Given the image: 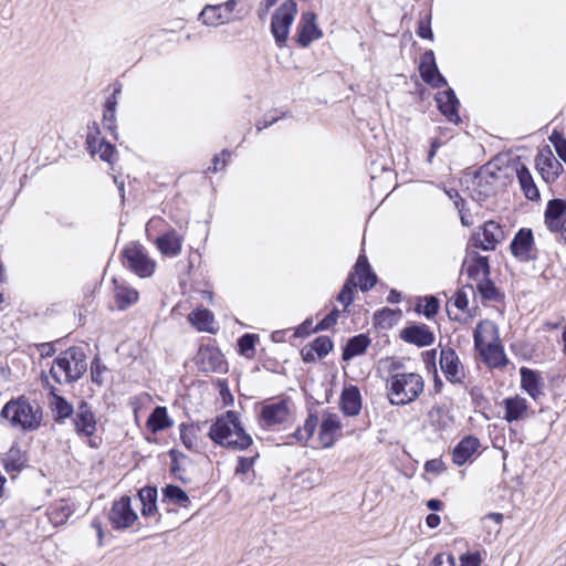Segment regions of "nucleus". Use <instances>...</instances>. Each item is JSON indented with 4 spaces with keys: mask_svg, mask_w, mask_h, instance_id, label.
Instances as JSON below:
<instances>
[{
    "mask_svg": "<svg viewBox=\"0 0 566 566\" xmlns=\"http://www.w3.org/2000/svg\"><path fill=\"white\" fill-rule=\"evenodd\" d=\"M429 566H455V558L452 554L440 553L433 557Z\"/></svg>",
    "mask_w": 566,
    "mask_h": 566,
    "instance_id": "54",
    "label": "nucleus"
},
{
    "mask_svg": "<svg viewBox=\"0 0 566 566\" xmlns=\"http://www.w3.org/2000/svg\"><path fill=\"white\" fill-rule=\"evenodd\" d=\"M49 390V407L53 412V420L57 424H63L66 419L74 415L75 409L73 405L66 400L65 397L57 394V389L54 386L50 385Z\"/></svg>",
    "mask_w": 566,
    "mask_h": 566,
    "instance_id": "21",
    "label": "nucleus"
},
{
    "mask_svg": "<svg viewBox=\"0 0 566 566\" xmlns=\"http://www.w3.org/2000/svg\"><path fill=\"white\" fill-rule=\"evenodd\" d=\"M535 168L542 179L551 185L564 172L563 165L555 158L548 145L541 148L535 157Z\"/></svg>",
    "mask_w": 566,
    "mask_h": 566,
    "instance_id": "11",
    "label": "nucleus"
},
{
    "mask_svg": "<svg viewBox=\"0 0 566 566\" xmlns=\"http://www.w3.org/2000/svg\"><path fill=\"white\" fill-rule=\"evenodd\" d=\"M86 144L92 155L98 154L103 161L112 163V157L115 154V146L113 144L105 138L98 139L93 135L87 136Z\"/></svg>",
    "mask_w": 566,
    "mask_h": 566,
    "instance_id": "37",
    "label": "nucleus"
},
{
    "mask_svg": "<svg viewBox=\"0 0 566 566\" xmlns=\"http://www.w3.org/2000/svg\"><path fill=\"white\" fill-rule=\"evenodd\" d=\"M0 417L24 432L41 427L43 412L38 403H31L24 396L9 400L1 409Z\"/></svg>",
    "mask_w": 566,
    "mask_h": 566,
    "instance_id": "3",
    "label": "nucleus"
},
{
    "mask_svg": "<svg viewBox=\"0 0 566 566\" xmlns=\"http://www.w3.org/2000/svg\"><path fill=\"white\" fill-rule=\"evenodd\" d=\"M342 423L336 413H326L323 417L322 423L319 426V440L324 448H331L334 442V434L340 430Z\"/></svg>",
    "mask_w": 566,
    "mask_h": 566,
    "instance_id": "29",
    "label": "nucleus"
},
{
    "mask_svg": "<svg viewBox=\"0 0 566 566\" xmlns=\"http://www.w3.org/2000/svg\"><path fill=\"white\" fill-rule=\"evenodd\" d=\"M241 2L242 0H227L226 2L219 3V6L221 10L224 11L226 15L230 17L232 12H237V20H241L247 14V11L242 8L237 9L238 4ZM233 20H235V18Z\"/></svg>",
    "mask_w": 566,
    "mask_h": 566,
    "instance_id": "50",
    "label": "nucleus"
},
{
    "mask_svg": "<svg viewBox=\"0 0 566 566\" xmlns=\"http://www.w3.org/2000/svg\"><path fill=\"white\" fill-rule=\"evenodd\" d=\"M286 116H287L286 112H282L281 115H276V116H274V115H272V116L266 115L263 120H259L255 124L256 130L258 132H262L263 129L272 126L277 120H280L281 118H284Z\"/></svg>",
    "mask_w": 566,
    "mask_h": 566,
    "instance_id": "59",
    "label": "nucleus"
},
{
    "mask_svg": "<svg viewBox=\"0 0 566 566\" xmlns=\"http://www.w3.org/2000/svg\"><path fill=\"white\" fill-rule=\"evenodd\" d=\"M290 418L291 410L286 399L263 405L259 415L261 426L266 429L285 424L290 421Z\"/></svg>",
    "mask_w": 566,
    "mask_h": 566,
    "instance_id": "12",
    "label": "nucleus"
},
{
    "mask_svg": "<svg viewBox=\"0 0 566 566\" xmlns=\"http://www.w3.org/2000/svg\"><path fill=\"white\" fill-rule=\"evenodd\" d=\"M297 13V3L295 0H285L274 11L271 19V33L277 46L282 48L289 36L290 28Z\"/></svg>",
    "mask_w": 566,
    "mask_h": 566,
    "instance_id": "7",
    "label": "nucleus"
},
{
    "mask_svg": "<svg viewBox=\"0 0 566 566\" xmlns=\"http://www.w3.org/2000/svg\"><path fill=\"white\" fill-rule=\"evenodd\" d=\"M419 73L424 83L433 88H442L448 85L447 78L440 73L434 53L427 50L420 57Z\"/></svg>",
    "mask_w": 566,
    "mask_h": 566,
    "instance_id": "16",
    "label": "nucleus"
},
{
    "mask_svg": "<svg viewBox=\"0 0 566 566\" xmlns=\"http://www.w3.org/2000/svg\"><path fill=\"white\" fill-rule=\"evenodd\" d=\"M476 290L484 301L499 302L502 298V294L490 276H483V279L476 283Z\"/></svg>",
    "mask_w": 566,
    "mask_h": 566,
    "instance_id": "41",
    "label": "nucleus"
},
{
    "mask_svg": "<svg viewBox=\"0 0 566 566\" xmlns=\"http://www.w3.org/2000/svg\"><path fill=\"white\" fill-rule=\"evenodd\" d=\"M199 430H200L199 424L195 426V424L181 423L179 426L180 440H181L182 444L190 451L195 449L196 434H197V431H199Z\"/></svg>",
    "mask_w": 566,
    "mask_h": 566,
    "instance_id": "44",
    "label": "nucleus"
},
{
    "mask_svg": "<svg viewBox=\"0 0 566 566\" xmlns=\"http://www.w3.org/2000/svg\"><path fill=\"white\" fill-rule=\"evenodd\" d=\"M516 177L521 187V190L526 199L531 201H537L541 198L539 190L533 179L530 169L521 164L516 168Z\"/></svg>",
    "mask_w": 566,
    "mask_h": 566,
    "instance_id": "31",
    "label": "nucleus"
},
{
    "mask_svg": "<svg viewBox=\"0 0 566 566\" xmlns=\"http://www.w3.org/2000/svg\"><path fill=\"white\" fill-rule=\"evenodd\" d=\"M424 306L423 310L420 311L419 305L416 307L417 312H422V314L428 318H433L440 308V302L434 295H428L423 297Z\"/></svg>",
    "mask_w": 566,
    "mask_h": 566,
    "instance_id": "48",
    "label": "nucleus"
},
{
    "mask_svg": "<svg viewBox=\"0 0 566 566\" xmlns=\"http://www.w3.org/2000/svg\"><path fill=\"white\" fill-rule=\"evenodd\" d=\"M510 251L522 263H528L538 259V250L535 245L534 233L531 228H521L514 234Z\"/></svg>",
    "mask_w": 566,
    "mask_h": 566,
    "instance_id": "8",
    "label": "nucleus"
},
{
    "mask_svg": "<svg viewBox=\"0 0 566 566\" xmlns=\"http://www.w3.org/2000/svg\"><path fill=\"white\" fill-rule=\"evenodd\" d=\"M453 304L460 311H465L469 305V300L467 293L460 289L455 292L453 296Z\"/></svg>",
    "mask_w": 566,
    "mask_h": 566,
    "instance_id": "60",
    "label": "nucleus"
},
{
    "mask_svg": "<svg viewBox=\"0 0 566 566\" xmlns=\"http://www.w3.org/2000/svg\"><path fill=\"white\" fill-rule=\"evenodd\" d=\"M357 284L355 282V274L349 273L342 286V290L336 296V300L344 305V307H348L354 302V295L356 291Z\"/></svg>",
    "mask_w": 566,
    "mask_h": 566,
    "instance_id": "42",
    "label": "nucleus"
},
{
    "mask_svg": "<svg viewBox=\"0 0 566 566\" xmlns=\"http://www.w3.org/2000/svg\"><path fill=\"white\" fill-rule=\"evenodd\" d=\"M504 238L500 223L489 220L482 227V233H475L471 238L472 245L483 251H494L497 243Z\"/></svg>",
    "mask_w": 566,
    "mask_h": 566,
    "instance_id": "15",
    "label": "nucleus"
},
{
    "mask_svg": "<svg viewBox=\"0 0 566 566\" xmlns=\"http://www.w3.org/2000/svg\"><path fill=\"white\" fill-rule=\"evenodd\" d=\"M316 353V356L322 359L326 357L334 348V343L329 336H318L310 343Z\"/></svg>",
    "mask_w": 566,
    "mask_h": 566,
    "instance_id": "46",
    "label": "nucleus"
},
{
    "mask_svg": "<svg viewBox=\"0 0 566 566\" xmlns=\"http://www.w3.org/2000/svg\"><path fill=\"white\" fill-rule=\"evenodd\" d=\"M505 415L503 419L507 422H513L522 419L523 415L527 411V401L520 396L509 397L503 400Z\"/></svg>",
    "mask_w": 566,
    "mask_h": 566,
    "instance_id": "35",
    "label": "nucleus"
},
{
    "mask_svg": "<svg viewBox=\"0 0 566 566\" xmlns=\"http://www.w3.org/2000/svg\"><path fill=\"white\" fill-rule=\"evenodd\" d=\"M73 510L65 501H60L50 507L49 516L55 525L64 524L73 514Z\"/></svg>",
    "mask_w": 566,
    "mask_h": 566,
    "instance_id": "43",
    "label": "nucleus"
},
{
    "mask_svg": "<svg viewBox=\"0 0 566 566\" xmlns=\"http://www.w3.org/2000/svg\"><path fill=\"white\" fill-rule=\"evenodd\" d=\"M120 91H122V85L119 83H116L112 96L107 97L105 101L104 109H106L107 112H111V113L116 112V105H117L116 95L119 94Z\"/></svg>",
    "mask_w": 566,
    "mask_h": 566,
    "instance_id": "62",
    "label": "nucleus"
},
{
    "mask_svg": "<svg viewBox=\"0 0 566 566\" xmlns=\"http://www.w3.org/2000/svg\"><path fill=\"white\" fill-rule=\"evenodd\" d=\"M423 378L416 373H396L387 379L389 402L405 406L415 401L423 391Z\"/></svg>",
    "mask_w": 566,
    "mask_h": 566,
    "instance_id": "5",
    "label": "nucleus"
},
{
    "mask_svg": "<svg viewBox=\"0 0 566 566\" xmlns=\"http://www.w3.org/2000/svg\"><path fill=\"white\" fill-rule=\"evenodd\" d=\"M224 157H230V151L227 149H223L221 151V155H216L212 159V166L208 168V172H217L221 169H223L227 165V161Z\"/></svg>",
    "mask_w": 566,
    "mask_h": 566,
    "instance_id": "56",
    "label": "nucleus"
},
{
    "mask_svg": "<svg viewBox=\"0 0 566 566\" xmlns=\"http://www.w3.org/2000/svg\"><path fill=\"white\" fill-rule=\"evenodd\" d=\"M322 35V30L316 24V14L312 11L303 12L296 27V43L301 48H306Z\"/></svg>",
    "mask_w": 566,
    "mask_h": 566,
    "instance_id": "17",
    "label": "nucleus"
},
{
    "mask_svg": "<svg viewBox=\"0 0 566 566\" xmlns=\"http://www.w3.org/2000/svg\"><path fill=\"white\" fill-rule=\"evenodd\" d=\"M137 496L142 503V515L150 517L157 514L158 490L156 485H146L138 490Z\"/></svg>",
    "mask_w": 566,
    "mask_h": 566,
    "instance_id": "32",
    "label": "nucleus"
},
{
    "mask_svg": "<svg viewBox=\"0 0 566 566\" xmlns=\"http://www.w3.org/2000/svg\"><path fill=\"white\" fill-rule=\"evenodd\" d=\"M174 424L171 418L168 416L166 407L157 406L153 409L147 418L146 426L153 432L166 430Z\"/></svg>",
    "mask_w": 566,
    "mask_h": 566,
    "instance_id": "34",
    "label": "nucleus"
},
{
    "mask_svg": "<svg viewBox=\"0 0 566 566\" xmlns=\"http://www.w3.org/2000/svg\"><path fill=\"white\" fill-rule=\"evenodd\" d=\"M106 366L101 363L98 356H95L91 363V379L96 385L103 384L102 374L106 370Z\"/></svg>",
    "mask_w": 566,
    "mask_h": 566,
    "instance_id": "49",
    "label": "nucleus"
},
{
    "mask_svg": "<svg viewBox=\"0 0 566 566\" xmlns=\"http://www.w3.org/2000/svg\"><path fill=\"white\" fill-rule=\"evenodd\" d=\"M465 271L468 277L473 281L478 280L480 273H482L483 276H490L491 266L489 263V258L479 253H474Z\"/></svg>",
    "mask_w": 566,
    "mask_h": 566,
    "instance_id": "40",
    "label": "nucleus"
},
{
    "mask_svg": "<svg viewBox=\"0 0 566 566\" xmlns=\"http://www.w3.org/2000/svg\"><path fill=\"white\" fill-rule=\"evenodd\" d=\"M521 388L534 400L544 396V379L538 370L528 367L520 368Z\"/></svg>",
    "mask_w": 566,
    "mask_h": 566,
    "instance_id": "22",
    "label": "nucleus"
},
{
    "mask_svg": "<svg viewBox=\"0 0 566 566\" xmlns=\"http://www.w3.org/2000/svg\"><path fill=\"white\" fill-rule=\"evenodd\" d=\"M400 338L417 347H427L433 344L436 337L430 327L423 323H411L400 331Z\"/></svg>",
    "mask_w": 566,
    "mask_h": 566,
    "instance_id": "18",
    "label": "nucleus"
},
{
    "mask_svg": "<svg viewBox=\"0 0 566 566\" xmlns=\"http://www.w3.org/2000/svg\"><path fill=\"white\" fill-rule=\"evenodd\" d=\"M474 348L489 368H503L509 359L500 342L499 327L490 319L478 323L473 331Z\"/></svg>",
    "mask_w": 566,
    "mask_h": 566,
    "instance_id": "2",
    "label": "nucleus"
},
{
    "mask_svg": "<svg viewBox=\"0 0 566 566\" xmlns=\"http://www.w3.org/2000/svg\"><path fill=\"white\" fill-rule=\"evenodd\" d=\"M334 325H336L335 322H333V319L326 315L323 319H321L313 328H312V332L313 333H318V332H323V331H327L331 327H333Z\"/></svg>",
    "mask_w": 566,
    "mask_h": 566,
    "instance_id": "64",
    "label": "nucleus"
},
{
    "mask_svg": "<svg viewBox=\"0 0 566 566\" xmlns=\"http://www.w3.org/2000/svg\"><path fill=\"white\" fill-rule=\"evenodd\" d=\"M103 122H104V127L106 129H108L115 138H117V135H116V125H115V122H116V117H115V112H107L106 109H104V113H103Z\"/></svg>",
    "mask_w": 566,
    "mask_h": 566,
    "instance_id": "61",
    "label": "nucleus"
},
{
    "mask_svg": "<svg viewBox=\"0 0 566 566\" xmlns=\"http://www.w3.org/2000/svg\"><path fill=\"white\" fill-rule=\"evenodd\" d=\"M176 454L177 453L174 451H168V455L170 458V473L181 483L187 484L189 480L182 475L184 470L179 462L176 461Z\"/></svg>",
    "mask_w": 566,
    "mask_h": 566,
    "instance_id": "53",
    "label": "nucleus"
},
{
    "mask_svg": "<svg viewBox=\"0 0 566 566\" xmlns=\"http://www.w3.org/2000/svg\"><path fill=\"white\" fill-rule=\"evenodd\" d=\"M481 562L478 552L465 553L460 556V566H481Z\"/></svg>",
    "mask_w": 566,
    "mask_h": 566,
    "instance_id": "58",
    "label": "nucleus"
},
{
    "mask_svg": "<svg viewBox=\"0 0 566 566\" xmlns=\"http://www.w3.org/2000/svg\"><path fill=\"white\" fill-rule=\"evenodd\" d=\"M119 256L123 265L139 277H149L155 272V261L147 255L144 247L138 242L127 244Z\"/></svg>",
    "mask_w": 566,
    "mask_h": 566,
    "instance_id": "6",
    "label": "nucleus"
},
{
    "mask_svg": "<svg viewBox=\"0 0 566 566\" xmlns=\"http://www.w3.org/2000/svg\"><path fill=\"white\" fill-rule=\"evenodd\" d=\"M370 343L371 339L367 334H358L348 338L343 347L342 359L344 361H349L353 358L365 354Z\"/></svg>",
    "mask_w": 566,
    "mask_h": 566,
    "instance_id": "30",
    "label": "nucleus"
},
{
    "mask_svg": "<svg viewBox=\"0 0 566 566\" xmlns=\"http://www.w3.org/2000/svg\"><path fill=\"white\" fill-rule=\"evenodd\" d=\"M197 364L203 371H221L224 365L223 355L213 347H200Z\"/></svg>",
    "mask_w": 566,
    "mask_h": 566,
    "instance_id": "27",
    "label": "nucleus"
},
{
    "mask_svg": "<svg viewBox=\"0 0 566 566\" xmlns=\"http://www.w3.org/2000/svg\"><path fill=\"white\" fill-rule=\"evenodd\" d=\"M417 34L422 39L433 40V32L431 29V15H427L424 19H421L419 21Z\"/></svg>",
    "mask_w": 566,
    "mask_h": 566,
    "instance_id": "51",
    "label": "nucleus"
},
{
    "mask_svg": "<svg viewBox=\"0 0 566 566\" xmlns=\"http://www.w3.org/2000/svg\"><path fill=\"white\" fill-rule=\"evenodd\" d=\"M339 407L347 417H355L361 410V395L359 388L355 385L345 387L340 394Z\"/></svg>",
    "mask_w": 566,
    "mask_h": 566,
    "instance_id": "24",
    "label": "nucleus"
},
{
    "mask_svg": "<svg viewBox=\"0 0 566 566\" xmlns=\"http://www.w3.org/2000/svg\"><path fill=\"white\" fill-rule=\"evenodd\" d=\"M86 370L87 363L84 349L72 346L54 359L50 375L57 384H72L77 381Z\"/></svg>",
    "mask_w": 566,
    "mask_h": 566,
    "instance_id": "4",
    "label": "nucleus"
},
{
    "mask_svg": "<svg viewBox=\"0 0 566 566\" xmlns=\"http://www.w3.org/2000/svg\"><path fill=\"white\" fill-rule=\"evenodd\" d=\"M198 19L207 27H217L233 21L231 17L226 15L219 4H206Z\"/></svg>",
    "mask_w": 566,
    "mask_h": 566,
    "instance_id": "33",
    "label": "nucleus"
},
{
    "mask_svg": "<svg viewBox=\"0 0 566 566\" xmlns=\"http://www.w3.org/2000/svg\"><path fill=\"white\" fill-rule=\"evenodd\" d=\"M500 169H493L491 164H486L475 172L473 178V199L485 201L496 193L500 176Z\"/></svg>",
    "mask_w": 566,
    "mask_h": 566,
    "instance_id": "9",
    "label": "nucleus"
},
{
    "mask_svg": "<svg viewBox=\"0 0 566 566\" xmlns=\"http://www.w3.org/2000/svg\"><path fill=\"white\" fill-rule=\"evenodd\" d=\"M480 440L474 436L463 437L452 450V461L454 464L463 465L480 448Z\"/></svg>",
    "mask_w": 566,
    "mask_h": 566,
    "instance_id": "26",
    "label": "nucleus"
},
{
    "mask_svg": "<svg viewBox=\"0 0 566 566\" xmlns=\"http://www.w3.org/2000/svg\"><path fill=\"white\" fill-rule=\"evenodd\" d=\"M188 318L191 325L196 327L199 332H214L212 327L213 314L209 310L198 307L189 314Z\"/></svg>",
    "mask_w": 566,
    "mask_h": 566,
    "instance_id": "38",
    "label": "nucleus"
},
{
    "mask_svg": "<svg viewBox=\"0 0 566 566\" xmlns=\"http://www.w3.org/2000/svg\"><path fill=\"white\" fill-rule=\"evenodd\" d=\"M74 431L78 437L92 438L96 431L97 421L92 407L87 401L81 400L72 418Z\"/></svg>",
    "mask_w": 566,
    "mask_h": 566,
    "instance_id": "13",
    "label": "nucleus"
},
{
    "mask_svg": "<svg viewBox=\"0 0 566 566\" xmlns=\"http://www.w3.org/2000/svg\"><path fill=\"white\" fill-rule=\"evenodd\" d=\"M423 363L426 364L427 368H432L434 371H437V349H430L422 353Z\"/></svg>",
    "mask_w": 566,
    "mask_h": 566,
    "instance_id": "63",
    "label": "nucleus"
},
{
    "mask_svg": "<svg viewBox=\"0 0 566 566\" xmlns=\"http://www.w3.org/2000/svg\"><path fill=\"white\" fill-rule=\"evenodd\" d=\"M355 276L359 279V289L363 292L371 290L377 284V275L373 271L365 253H360L354 265Z\"/></svg>",
    "mask_w": 566,
    "mask_h": 566,
    "instance_id": "25",
    "label": "nucleus"
},
{
    "mask_svg": "<svg viewBox=\"0 0 566 566\" xmlns=\"http://www.w3.org/2000/svg\"><path fill=\"white\" fill-rule=\"evenodd\" d=\"M208 437L214 444L229 450L243 451L253 443L252 437L245 431L234 410H227L216 417L210 424Z\"/></svg>",
    "mask_w": 566,
    "mask_h": 566,
    "instance_id": "1",
    "label": "nucleus"
},
{
    "mask_svg": "<svg viewBox=\"0 0 566 566\" xmlns=\"http://www.w3.org/2000/svg\"><path fill=\"white\" fill-rule=\"evenodd\" d=\"M256 457H258V454L255 457H250V458L239 457L238 458V464H237V468H235V474H245V473H248L252 469V467L254 465Z\"/></svg>",
    "mask_w": 566,
    "mask_h": 566,
    "instance_id": "55",
    "label": "nucleus"
},
{
    "mask_svg": "<svg viewBox=\"0 0 566 566\" xmlns=\"http://www.w3.org/2000/svg\"><path fill=\"white\" fill-rule=\"evenodd\" d=\"M566 222V200L554 198L548 200L544 211V223L549 232L563 229Z\"/></svg>",
    "mask_w": 566,
    "mask_h": 566,
    "instance_id": "20",
    "label": "nucleus"
},
{
    "mask_svg": "<svg viewBox=\"0 0 566 566\" xmlns=\"http://www.w3.org/2000/svg\"><path fill=\"white\" fill-rule=\"evenodd\" d=\"M113 282L115 285L114 298L118 310L124 311L138 301V292L135 289L118 283L116 279Z\"/></svg>",
    "mask_w": 566,
    "mask_h": 566,
    "instance_id": "36",
    "label": "nucleus"
},
{
    "mask_svg": "<svg viewBox=\"0 0 566 566\" xmlns=\"http://www.w3.org/2000/svg\"><path fill=\"white\" fill-rule=\"evenodd\" d=\"M397 312L400 313V310H392L389 307L376 311L374 314L375 325L380 327H391Z\"/></svg>",
    "mask_w": 566,
    "mask_h": 566,
    "instance_id": "47",
    "label": "nucleus"
},
{
    "mask_svg": "<svg viewBox=\"0 0 566 566\" xmlns=\"http://www.w3.org/2000/svg\"><path fill=\"white\" fill-rule=\"evenodd\" d=\"M182 241V237L171 229L156 239V245L163 255L175 258L181 252Z\"/></svg>",
    "mask_w": 566,
    "mask_h": 566,
    "instance_id": "28",
    "label": "nucleus"
},
{
    "mask_svg": "<svg viewBox=\"0 0 566 566\" xmlns=\"http://www.w3.org/2000/svg\"><path fill=\"white\" fill-rule=\"evenodd\" d=\"M434 99L438 109L449 123L455 125L461 123V117L459 115L460 102L451 87H448L442 92H438Z\"/></svg>",
    "mask_w": 566,
    "mask_h": 566,
    "instance_id": "19",
    "label": "nucleus"
},
{
    "mask_svg": "<svg viewBox=\"0 0 566 566\" xmlns=\"http://www.w3.org/2000/svg\"><path fill=\"white\" fill-rule=\"evenodd\" d=\"M440 368L446 379L452 384H462L464 379V368L460 361L457 352L452 347H442L439 358Z\"/></svg>",
    "mask_w": 566,
    "mask_h": 566,
    "instance_id": "14",
    "label": "nucleus"
},
{
    "mask_svg": "<svg viewBox=\"0 0 566 566\" xmlns=\"http://www.w3.org/2000/svg\"><path fill=\"white\" fill-rule=\"evenodd\" d=\"M423 468L426 472L440 474L446 470V464L441 459H431L426 461Z\"/></svg>",
    "mask_w": 566,
    "mask_h": 566,
    "instance_id": "57",
    "label": "nucleus"
},
{
    "mask_svg": "<svg viewBox=\"0 0 566 566\" xmlns=\"http://www.w3.org/2000/svg\"><path fill=\"white\" fill-rule=\"evenodd\" d=\"M107 517L112 527L120 531L132 526L138 518V515L132 507L130 497L124 495L118 501L113 502Z\"/></svg>",
    "mask_w": 566,
    "mask_h": 566,
    "instance_id": "10",
    "label": "nucleus"
},
{
    "mask_svg": "<svg viewBox=\"0 0 566 566\" xmlns=\"http://www.w3.org/2000/svg\"><path fill=\"white\" fill-rule=\"evenodd\" d=\"M29 455L25 450L14 442L2 455L1 463L7 473L19 474L28 464Z\"/></svg>",
    "mask_w": 566,
    "mask_h": 566,
    "instance_id": "23",
    "label": "nucleus"
},
{
    "mask_svg": "<svg viewBox=\"0 0 566 566\" xmlns=\"http://www.w3.org/2000/svg\"><path fill=\"white\" fill-rule=\"evenodd\" d=\"M259 339L256 334L245 333L238 339L239 353L247 358H251L254 353L255 343Z\"/></svg>",
    "mask_w": 566,
    "mask_h": 566,
    "instance_id": "45",
    "label": "nucleus"
},
{
    "mask_svg": "<svg viewBox=\"0 0 566 566\" xmlns=\"http://www.w3.org/2000/svg\"><path fill=\"white\" fill-rule=\"evenodd\" d=\"M163 503H172L181 507H187L190 503L189 495L187 492L176 484H167L161 489Z\"/></svg>",
    "mask_w": 566,
    "mask_h": 566,
    "instance_id": "39",
    "label": "nucleus"
},
{
    "mask_svg": "<svg viewBox=\"0 0 566 566\" xmlns=\"http://www.w3.org/2000/svg\"><path fill=\"white\" fill-rule=\"evenodd\" d=\"M317 423H318V416H317L316 411L308 409V416L304 422V426L301 427L308 439L312 438V436L314 434Z\"/></svg>",
    "mask_w": 566,
    "mask_h": 566,
    "instance_id": "52",
    "label": "nucleus"
}]
</instances>
